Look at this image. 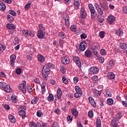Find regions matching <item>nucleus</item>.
Wrapping results in <instances>:
<instances>
[{"instance_id": "14", "label": "nucleus", "mask_w": 127, "mask_h": 127, "mask_svg": "<svg viewBox=\"0 0 127 127\" xmlns=\"http://www.w3.org/2000/svg\"><path fill=\"white\" fill-rule=\"evenodd\" d=\"M16 59V56L14 55H12L10 56V64L12 66L14 65V61Z\"/></svg>"}, {"instance_id": "61", "label": "nucleus", "mask_w": 127, "mask_h": 127, "mask_svg": "<svg viewBox=\"0 0 127 127\" xmlns=\"http://www.w3.org/2000/svg\"><path fill=\"white\" fill-rule=\"evenodd\" d=\"M100 53L101 55H106V50L105 49L101 50Z\"/></svg>"}, {"instance_id": "44", "label": "nucleus", "mask_w": 127, "mask_h": 127, "mask_svg": "<svg viewBox=\"0 0 127 127\" xmlns=\"http://www.w3.org/2000/svg\"><path fill=\"white\" fill-rule=\"evenodd\" d=\"M88 115L89 118H93L94 116V112H93V111H89Z\"/></svg>"}, {"instance_id": "39", "label": "nucleus", "mask_w": 127, "mask_h": 127, "mask_svg": "<svg viewBox=\"0 0 127 127\" xmlns=\"http://www.w3.org/2000/svg\"><path fill=\"white\" fill-rule=\"evenodd\" d=\"M36 125L37 126V127H47L46 125H45V123H43L42 126H41V124H40V123H38Z\"/></svg>"}, {"instance_id": "54", "label": "nucleus", "mask_w": 127, "mask_h": 127, "mask_svg": "<svg viewBox=\"0 0 127 127\" xmlns=\"http://www.w3.org/2000/svg\"><path fill=\"white\" fill-rule=\"evenodd\" d=\"M105 20V18H104V17H100V18H99V19H98V21L101 22V23H103V22H104V21Z\"/></svg>"}, {"instance_id": "36", "label": "nucleus", "mask_w": 127, "mask_h": 127, "mask_svg": "<svg viewBox=\"0 0 127 127\" xmlns=\"http://www.w3.org/2000/svg\"><path fill=\"white\" fill-rule=\"evenodd\" d=\"M38 102V98L35 97L31 101V103L33 105H35Z\"/></svg>"}, {"instance_id": "8", "label": "nucleus", "mask_w": 127, "mask_h": 127, "mask_svg": "<svg viewBox=\"0 0 127 127\" xmlns=\"http://www.w3.org/2000/svg\"><path fill=\"white\" fill-rule=\"evenodd\" d=\"M89 70L90 74H98V72H99V68L96 67H92Z\"/></svg>"}, {"instance_id": "46", "label": "nucleus", "mask_w": 127, "mask_h": 127, "mask_svg": "<svg viewBox=\"0 0 127 127\" xmlns=\"http://www.w3.org/2000/svg\"><path fill=\"white\" fill-rule=\"evenodd\" d=\"M27 89L29 93H31V92H32V88H31V86L30 85H28L27 86Z\"/></svg>"}, {"instance_id": "33", "label": "nucleus", "mask_w": 127, "mask_h": 127, "mask_svg": "<svg viewBox=\"0 0 127 127\" xmlns=\"http://www.w3.org/2000/svg\"><path fill=\"white\" fill-rule=\"evenodd\" d=\"M47 100L48 101H54V96H53V95H52V94L50 93L47 97Z\"/></svg>"}, {"instance_id": "38", "label": "nucleus", "mask_w": 127, "mask_h": 127, "mask_svg": "<svg viewBox=\"0 0 127 127\" xmlns=\"http://www.w3.org/2000/svg\"><path fill=\"white\" fill-rule=\"evenodd\" d=\"M47 65V66H48L49 68L50 69H54L55 68V66L54 65V64L49 63H48L47 64H46Z\"/></svg>"}, {"instance_id": "40", "label": "nucleus", "mask_w": 127, "mask_h": 127, "mask_svg": "<svg viewBox=\"0 0 127 127\" xmlns=\"http://www.w3.org/2000/svg\"><path fill=\"white\" fill-rule=\"evenodd\" d=\"M105 32L102 31L99 32V36H100V38H104L105 37Z\"/></svg>"}, {"instance_id": "63", "label": "nucleus", "mask_w": 127, "mask_h": 127, "mask_svg": "<svg viewBox=\"0 0 127 127\" xmlns=\"http://www.w3.org/2000/svg\"><path fill=\"white\" fill-rule=\"evenodd\" d=\"M16 73L17 74H18V75H19V74H21V69H20V68H17L16 70Z\"/></svg>"}, {"instance_id": "48", "label": "nucleus", "mask_w": 127, "mask_h": 127, "mask_svg": "<svg viewBox=\"0 0 127 127\" xmlns=\"http://www.w3.org/2000/svg\"><path fill=\"white\" fill-rule=\"evenodd\" d=\"M30 5H31V3H27L25 5V9H26V10H27V9H28V8H29V7H30Z\"/></svg>"}, {"instance_id": "11", "label": "nucleus", "mask_w": 127, "mask_h": 127, "mask_svg": "<svg viewBox=\"0 0 127 127\" xmlns=\"http://www.w3.org/2000/svg\"><path fill=\"white\" fill-rule=\"evenodd\" d=\"M22 34L24 36H33V35L31 34V31H30V30H23L22 31Z\"/></svg>"}, {"instance_id": "18", "label": "nucleus", "mask_w": 127, "mask_h": 127, "mask_svg": "<svg viewBox=\"0 0 127 127\" xmlns=\"http://www.w3.org/2000/svg\"><path fill=\"white\" fill-rule=\"evenodd\" d=\"M108 79L113 80V79H115V78H116V75H115L114 73L110 72L108 74Z\"/></svg>"}, {"instance_id": "17", "label": "nucleus", "mask_w": 127, "mask_h": 127, "mask_svg": "<svg viewBox=\"0 0 127 127\" xmlns=\"http://www.w3.org/2000/svg\"><path fill=\"white\" fill-rule=\"evenodd\" d=\"M88 7L90 9L91 13H95L96 10H95V7H94V6H93L92 4H89Z\"/></svg>"}, {"instance_id": "41", "label": "nucleus", "mask_w": 127, "mask_h": 127, "mask_svg": "<svg viewBox=\"0 0 127 127\" xmlns=\"http://www.w3.org/2000/svg\"><path fill=\"white\" fill-rule=\"evenodd\" d=\"M8 13H9V14H11V15H13V16H15V15H16V12H15L14 10H9L8 11Z\"/></svg>"}, {"instance_id": "47", "label": "nucleus", "mask_w": 127, "mask_h": 127, "mask_svg": "<svg viewBox=\"0 0 127 127\" xmlns=\"http://www.w3.org/2000/svg\"><path fill=\"white\" fill-rule=\"evenodd\" d=\"M29 127H37V126L36 125V124H35V123L30 122L29 124Z\"/></svg>"}, {"instance_id": "3", "label": "nucleus", "mask_w": 127, "mask_h": 127, "mask_svg": "<svg viewBox=\"0 0 127 127\" xmlns=\"http://www.w3.org/2000/svg\"><path fill=\"white\" fill-rule=\"evenodd\" d=\"M87 48V42L84 41L80 43L79 49L80 51H85Z\"/></svg>"}, {"instance_id": "7", "label": "nucleus", "mask_w": 127, "mask_h": 127, "mask_svg": "<svg viewBox=\"0 0 127 127\" xmlns=\"http://www.w3.org/2000/svg\"><path fill=\"white\" fill-rule=\"evenodd\" d=\"M119 121V119H118V117H114L113 119V120L111 122V126L112 127H119V125H118V123H117V122Z\"/></svg>"}, {"instance_id": "49", "label": "nucleus", "mask_w": 127, "mask_h": 127, "mask_svg": "<svg viewBox=\"0 0 127 127\" xmlns=\"http://www.w3.org/2000/svg\"><path fill=\"white\" fill-rule=\"evenodd\" d=\"M11 100L13 102V103H16V96H12L11 97Z\"/></svg>"}, {"instance_id": "56", "label": "nucleus", "mask_w": 127, "mask_h": 127, "mask_svg": "<svg viewBox=\"0 0 127 127\" xmlns=\"http://www.w3.org/2000/svg\"><path fill=\"white\" fill-rule=\"evenodd\" d=\"M37 116L39 118H40V117L42 116V113L40 111H38V112H37Z\"/></svg>"}, {"instance_id": "4", "label": "nucleus", "mask_w": 127, "mask_h": 127, "mask_svg": "<svg viewBox=\"0 0 127 127\" xmlns=\"http://www.w3.org/2000/svg\"><path fill=\"white\" fill-rule=\"evenodd\" d=\"M62 63L64 65H68L70 64V59L68 57H64L62 59Z\"/></svg>"}, {"instance_id": "23", "label": "nucleus", "mask_w": 127, "mask_h": 127, "mask_svg": "<svg viewBox=\"0 0 127 127\" xmlns=\"http://www.w3.org/2000/svg\"><path fill=\"white\" fill-rule=\"evenodd\" d=\"M115 64V62L113 61H111L109 62L108 63V65H107V69L109 70V69H111V67H112V66L114 65Z\"/></svg>"}, {"instance_id": "32", "label": "nucleus", "mask_w": 127, "mask_h": 127, "mask_svg": "<svg viewBox=\"0 0 127 127\" xmlns=\"http://www.w3.org/2000/svg\"><path fill=\"white\" fill-rule=\"evenodd\" d=\"M107 103L109 106H112L114 104V100L112 98H109L107 101Z\"/></svg>"}, {"instance_id": "51", "label": "nucleus", "mask_w": 127, "mask_h": 127, "mask_svg": "<svg viewBox=\"0 0 127 127\" xmlns=\"http://www.w3.org/2000/svg\"><path fill=\"white\" fill-rule=\"evenodd\" d=\"M97 10L98 13L100 15H102L103 14V9H102V8H99Z\"/></svg>"}, {"instance_id": "31", "label": "nucleus", "mask_w": 127, "mask_h": 127, "mask_svg": "<svg viewBox=\"0 0 127 127\" xmlns=\"http://www.w3.org/2000/svg\"><path fill=\"white\" fill-rule=\"evenodd\" d=\"M123 33H124V32H123L122 31V29L121 28H120L119 30H117L116 32V34H117V35H119V36H122V35H123Z\"/></svg>"}, {"instance_id": "22", "label": "nucleus", "mask_w": 127, "mask_h": 127, "mask_svg": "<svg viewBox=\"0 0 127 127\" xmlns=\"http://www.w3.org/2000/svg\"><path fill=\"white\" fill-rule=\"evenodd\" d=\"M8 119L11 123H15L16 122L15 118L12 115H9Z\"/></svg>"}, {"instance_id": "43", "label": "nucleus", "mask_w": 127, "mask_h": 127, "mask_svg": "<svg viewBox=\"0 0 127 127\" xmlns=\"http://www.w3.org/2000/svg\"><path fill=\"white\" fill-rule=\"evenodd\" d=\"M39 30L40 31H44L45 30V27H43L42 24H40L39 25Z\"/></svg>"}, {"instance_id": "10", "label": "nucleus", "mask_w": 127, "mask_h": 127, "mask_svg": "<svg viewBox=\"0 0 127 127\" xmlns=\"http://www.w3.org/2000/svg\"><path fill=\"white\" fill-rule=\"evenodd\" d=\"M99 6L103 9V11H104L105 12L109 10V7L108 6V5L105 4V3H101L99 4Z\"/></svg>"}, {"instance_id": "50", "label": "nucleus", "mask_w": 127, "mask_h": 127, "mask_svg": "<svg viewBox=\"0 0 127 127\" xmlns=\"http://www.w3.org/2000/svg\"><path fill=\"white\" fill-rule=\"evenodd\" d=\"M80 37H81V39H86V38H87V35L85 33H82L80 35Z\"/></svg>"}, {"instance_id": "12", "label": "nucleus", "mask_w": 127, "mask_h": 127, "mask_svg": "<svg viewBox=\"0 0 127 127\" xmlns=\"http://www.w3.org/2000/svg\"><path fill=\"white\" fill-rule=\"evenodd\" d=\"M80 17L81 18H85L87 16V13L84 8H82L80 10Z\"/></svg>"}, {"instance_id": "16", "label": "nucleus", "mask_w": 127, "mask_h": 127, "mask_svg": "<svg viewBox=\"0 0 127 127\" xmlns=\"http://www.w3.org/2000/svg\"><path fill=\"white\" fill-rule=\"evenodd\" d=\"M3 90L4 92H6L7 93H10V92H11L10 85H9V84L6 85V86L4 87Z\"/></svg>"}, {"instance_id": "9", "label": "nucleus", "mask_w": 127, "mask_h": 127, "mask_svg": "<svg viewBox=\"0 0 127 127\" xmlns=\"http://www.w3.org/2000/svg\"><path fill=\"white\" fill-rule=\"evenodd\" d=\"M73 60L74 62H75L77 66L80 68V67H81V62L79 60V58L77 56L73 57Z\"/></svg>"}, {"instance_id": "15", "label": "nucleus", "mask_w": 127, "mask_h": 127, "mask_svg": "<svg viewBox=\"0 0 127 127\" xmlns=\"http://www.w3.org/2000/svg\"><path fill=\"white\" fill-rule=\"evenodd\" d=\"M85 55L88 58H90V57H92V56H93V53H92V52L90 50H87L85 52Z\"/></svg>"}, {"instance_id": "45", "label": "nucleus", "mask_w": 127, "mask_h": 127, "mask_svg": "<svg viewBox=\"0 0 127 127\" xmlns=\"http://www.w3.org/2000/svg\"><path fill=\"white\" fill-rule=\"evenodd\" d=\"M6 86V83L4 82H0V88H4Z\"/></svg>"}, {"instance_id": "37", "label": "nucleus", "mask_w": 127, "mask_h": 127, "mask_svg": "<svg viewBox=\"0 0 127 127\" xmlns=\"http://www.w3.org/2000/svg\"><path fill=\"white\" fill-rule=\"evenodd\" d=\"M96 127H102V124H101V119H97L96 121Z\"/></svg>"}, {"instance_id": "21", "label": "nucleus", "mask_w": 127, "mask_h": 127, "mask_svg": "<svg viewBox=\"0 0 127 127\" xmlns=\"http://www.w3.org/2000/svg\"><path fill=\"white\" fill-rule=\"evenodd\" d=\"M38 37L40 39H42L43 37H44V35L43 34V31H41L39 30L38 31Z\"/></svg>"}, {"instance_id": "28", "label": "nucleus", "mask_w": 127, "mask_h": 127, "mask_svg": "<svg viewBox=\"0 0 127 127\" xmlns=\"http://www.w3.org/2000/svg\"><path fill=\"white\" fill-rule=\"evenodd\" d=\"M59 36L62 39H65L66 38V36H65V34L63 32H60L59 33Z\"/></svg>"}, {"instance_id": "13", "label": "nucleus", "mask_w": 127, "mask_h": 127, "mask_svg": "<svg viewBox=\"0 0 127 127\" xmlns=\"http://www.w3.org/2000/svg\"><path fill=\"white\" fill-rule=\"evenodd\" d=\"M88 101L93 108H96V102H95V100H94V98L92 97H89L88 98Z\"/></svg>"}, {"instance_id": "27", "label": "nucleus", "mask_w": 127, "mask_h": 127, "mask_svg": "<svg viewBox=\"0 0 127 127\" xmlns=\"http://www.w3.org/2000/svg\"><path fill=\"white\" fill-rule=\"evenodd\" d=\"M71 114L74 116V117H77L78 116V111H77L76 109H71Z\"/></svg>"}, {"instance_id": "64", "label": "nucleus", "mask_w": 127, "mask_h": 127, "mask_svg": "<svg viewBox=\"0 0 127 127\" xmlns=\"http://www.w3.org/2000/svg\"><path fill=\"white\" fill-rule=\"evenodd\" d=\"M123 12L124 13H127V6H124L123 7Z\"/></svg>"}, {"instance_id": "57", "label": "nucleus", "mask_w": 127, "mask_h": 127, "mask_svg": "<svg viewBox=\"0 0 127 127\" xmlns=\"http://www.w3.org/2000/svg\"><path fill=\"white\" fill-rule=\"evenodd\" d=\"M74 5L75 6H79L80 3H79V1H78V0H75L73 2Z\"/></svg>"}, {"instance_id": "20", "label": "nucleus", "mask_w": 127, "mask_h": 127, "mask_svg": "<svg viewBox=\"0 0 127 127\" xmlns=\"http://www.w3.org/2000/svg\"><path fill=\"white\" fill-rule=\"evenodd\" d=\"M19 116H21V117H22V119H24L25 118L26 113H25V111L22 110L19 111Z\"/></svg>"}, {"instance_id": "19", "label": "nucleus", "mask_w": 127, "mask_h": 127, "mask_svg": "<svg viewBox=\"0 0 127 127\" xmlns=\"http://www.w3.org/2000/svg\"><path fill=\"white\" fill-rule=\"evenodd\" d=\"M57 95V98L59 99H61V97L62 96V91L61 90V89L59 88L58 89Z\"/></svg>"}, {"instance_id": "1", "label": "nucleus", "mask_w": 127, "mask_h": 127, "mask_svg": "<svg viewBox=\"0 0 127 127\" xmlns=\"http://www.w3.org/2000/svg\"><path fill=\"white\" fill-rule=\"evenodd\" d=\"M50 73V68H49V66L47 65H44V67H43L42 70V74L43 77L45 79H47L48 77V75Z\"/></svg>"}, {"instance_id": "35", "label": "nucleus", "mask_w": 127, "mask_h": 127, "mask_svg": "<svg viewBox=\"0 0 127 127\" xmlns=\"http://www.w3.org/2000/svg\"><path fill=\"white\" fill-rule=\"evenodd\" d=\"M7 18L9 22H11L12 21H13V20H14L13 17H12V16H11L10 15H7Z\"/></svg>"}, {"instance_id": "30", "label": "nucleus", "mask_w": 127, "mask_h": 127, "mask_svg": "<svg viewBox=\"0 0 127 127\" xmlns=\"http://www.w3.org/2000/svg\"><path fill=\"white\" fill-rule=\"evenodd\" d=\"M93 93L94 96H96V97H99V96H101V91L97 90H94L93 91Z\"/></svg>"}, {"instance_id": "59", "label": "nucleus", "mask_w": 127, "mask_h": 127, "mask_svg": "<svg viewBox=\"0 0 127 127\" xmlns=\"http://www.w3.org/2000/svg\"><path fill=\"white\" fill-rule=\"evenodd\" d=\"M52 127H59V125H58L57 122H54L53 124Z\"/></svg>"}, {"instance_id": "29", "label": "nucleus", "mask_w": 127, "mask_h": 127, "mask_svg": "<svg viewBox=\"0 0 127 127\" xmlns=\"http://www.w3.org/2000/svg\"><path fill=\"white\" fill-rule=\"evenodd\" d=\"M108 20L110 22V23H112L115 21V17L113 16H109L108 17Z\"/></svg>"}, {"instance_id": "52", "label": "nucleus", "mask_w": 127, "mask_h": 127, "mask_svg": "<svg viewBox=\"0 0 127 127\" xmlns=\"http://www.w3.org/2000/svg\"><path fill=\"white\" fill-rule=\"evenodd\" d=\"M98 60L100 63H104V62H105V59L102 57H100Z\"/></svg>"}, {"instance_id": "55", "label": "nucleus", "mask_w": 127, "mask_h": 127, "mask_svg": "<svg viewBox=\"0 0 127 127\" xmlns=\"http://www.w3.org/2000/svg\"><path fill=\"white\" fill-rule=\"evenodd\" d=\"M60 109H59V108H57L55 110L54 112L55 113V114H57V115L60 114Z\"/></svg>"}, {"instance_id": "34", "label": "nucleus", "mask_w": 127, "mask_h": 127, "mask_svg": "<svg viewBox=\"0 0 127 127\" xmlns=\"http://www.w3.org/2000/svg\"><path fill=\"white\" fill-rule=\"evenodd\" d=\"M120 48L121 49H127V44L125 43H122L120 44Z\"/></svg>"}, {"instance_id": "53", "label": "nucleus", "mask_w": 127, "mask_h": 127, "mask_svg": "<svg viewBox=\"0 0 127 127\" xmlns=\"http://www.w3.org/2000/svg\"><path fill=\"white\" fill-rule=\"evenodd\" d=\"M99 102L100 106H101V107H103V106H104V101L103 99H99Z\"/></svg>"}, {"instance_id": "24", "label": "nucleus", "mask_w": 127, "mask_h": 127, "mask_svg": "<svg viewBox=\"0 0 127 127\" xmlns=\"http://www.w3.org/2000/svg\"><path fill=\"white\" fill-rule=\"evenodd\" d=\"M75 90L76 93H78L80 94H83V92H82V90L80 88V87L76 86L75 87Z\"/></svg>"}, {"instance_id": "6", "label": "nucleus", "mask_w": 127, "mask_h": 127, "mask_svg": "<svg viewBox=\"0 0 127 127\" xmlns=\"http://www.w3.org/2000/svg\"><path fill=\"white\" fill-rule=\"evenodd\" d=\"M6 27L8 29H11V31H10L11 34H13L15 30L14 29L16 28L15 26L12 24H7L6 25Z\"/></svg>"}, {"instance_id": "5", "label": "nucleus", "mask_w": 127, "mask_h": 127, "mask_svg": "<svg viewBox=\"0 0 127 127\" xmlns=\"http://www.w3.org/2000/svg\"><path fill=\"white\" fill-rule=\"evenodd\" d=\"M91 50L94 55L96 57H99V53L98 52V48H97V46H92Z\"/></svg>"}, {"instance_id": "58", "label": "nucleus", "mask_w": 127, "mask_h": 127, "mask_svg": "<svg viewBox=\"0 0 127 127\" xmlns=\"http://www.w3.org/2000/svg\"><path fill=\"white\" fill-rule=\"evenodd\" d=\"M118 120H121V118H122V113L120 112L116 116Z\"/></svg>"}, {"instance_id": "2", "label": "nucleus", "mask_w": 127, "mask_h": 127, "mask_svg": "<svg viewBox=\"0 0 127 127\" xmlns=\"http://www.w3.org/2000/svg\"><path fill=\"white\" fill-rule=\"evenodd\" d=\"M25 85H26V82L25 81H23L22 84H20L18 86L20 91H21L22 93H26V88L25 87Z\"/></svg>"}, {"instance_id": "60", "label": "nucleus", "mask_w": 127, "mask_h": 127, "mask_svg": "<svg viewBox=\"0 0 127 127\" xmlns=\"http://www.w3.org/2000/svg\"><path fill=\"white\" fill-rule=\"evenodd\" d=\"M76 26H71L70 27V30L71 31H76Z\"/></svg>"}, {"instance_id": "25", "label": "nucleus", "mask_w": 127, "mask_h": 127, "mask_svg": "<svg viewBox=\"0 0 127 127\" xmlns=\"http://www.w3.org/2000/svg\"><path fill=\"white\" fill-rule=\"evenodd\" d=\"M5 4H4L2 2H0V10H5Z\"/></svg>"}, {"instance_id": "26", "label": "nucleus", "mask_w": 127, "mask_h": 127, "mask_svg": "<svg viewBox=\"0 0 127 127\" xmlns=\"http://www.w3.org/2000/svg\"><path fill=\"white\" fill-rule=\"evenodd\" d=\"M38 59L41 63H43L44 62V57H43V56H41L40 55H38Z\"/></svg>"}, {"instance_id": "42", "label": "nucleus", "mask_w": 127, "mask_h": 127, "mask_svg": "<svg viewBox=\"0 0 127 127\" xmlns=\"http://www.w3.org/2000/svg\"><path fill=\"white\" fill-rule=\"evenodd\" d=\"M63 16L64 19V20H69V16L68 15V14H67V13H64L63 14Z\"/></svg>"}, {"instance_id": "62", "label": "nucleus", "mask_w": 127, "mask_h": 127, "mask_svg": "<svg viewBox=\"0 0 127 127\" xmlns=\"http://www.w3.org/2000/svg\"><path fill=\"white\" fill-rule=\"evenodd\" d=\"M82 94H80V93L76 92L74 94V97L75 98H79V97H81V95Z\"/></svg>"}]
</instances>
